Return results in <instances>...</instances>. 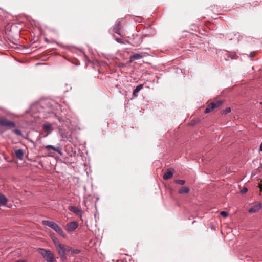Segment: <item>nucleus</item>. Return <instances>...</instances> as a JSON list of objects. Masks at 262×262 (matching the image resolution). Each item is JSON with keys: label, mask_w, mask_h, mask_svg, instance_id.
Returning <instances> with one entry per match:
<instances>
[{"label": "nucleus", "mask_w": 262, "mask_h": 262, "mask_svg": "<svg viewBox=\"0 0 262 262\" xmlns=\"http://www.w3.org/2000/svg\"><path fill=\"white\" fill-rule=\"evenodd\" d=\"M78 227V224L76 222H71L67 225V230L73 231Z\"/></svg>", "instance_id": "obj_5"}, {"label": "nucleus", "mask_w": 262, "mask_h": 262, "mask_svg": "<svg viewBox=\"0 0 262 262\" xmlns=\"http://www.w3.org/2000/svg\"><path fill=\"white\" fill-rule=\"evenodd\" d=\"M80 252V250L79 249H73L72 251V254H77Z\"/></svg>", "instance_id": "obj_23"}, {"label": "nucleus", "mask_w": 262, "mask_h": 262, "mask_svg": "<svg viewBox=\"0 0 262 262\" xmlns=\"http://www.w3.org/2000/svg\"><path fill=\"white\" fill-rule=\"evenodd\" d=\"M215 108V104L214 102H212L207 105V107L204 111L205 113H208L211 112Z\"/></svg>", "instance_id": "obj_10"}, {"label": "nucleus", "mask_w": 262, "mask_h": 262, "mask_svg": "<svg viewBox=\"0 0 262 262\" xmlns=\"http://www.w3.org/2000/svg\"><path fill=\"white\" fill-rule=\"evenodd\" d=\"M121 21L118 20L115 23L114 28H113V31L119 35H121V33L120 31V30L121 28Z\"/></svg>", "instance_id": "obj_7"}, {"label": "nucleus", "mask_w": 262, "mask_h": 262, "mask_svg": "<svg viewBox=\"0 0 262 262\" xmlns=\"http://www.w3.org/2000/svg\"><path fill=\"white\" fill-rule=\"evenodd\" d=\"M259 188L260 189V191H262V184H260L259 185Z\"/></svg>", "instance_id": "obj_29"}, {"label": "nucleus", "mask_w": 262, "mask_h": 262, "mask_svg": "<svg viewBox=\"0 0 262 262\" xmlns=\"http://www.w3.org/2000/svg\"><path fill=\"white\" fill-rule=\"evenodd\" d=\"M73 248L68 245H66V252H70L72 254Z\"/></svg>", "instance_id": "obj_21"}, {"label": "nucleus", "mask_w": 262, "mask_h": 262, "mask_svg": "<svg viewBox=\"0 0 262 262\" xmlns=\"http://www.w3.org/2000/svg\"><path fill=\"white\" fill-rule=\"evenodd\" d=\"M15 262H24V261H21V260H17V261H15Z\"/></svg>", "instance_id": "obj_31"}, {"label": "nucleus", "mask_w": 262, "mask_h": 262, "mask_svg": "<svg viewBox=\"0 0 262 262\" xmlns=\"http://www.w3.org/2000/svg\"><path fill=\"white\" fill-rule=\"evenodd\" d=\"M38 251L47 261L54 262V255L50 250H48L43 248H39Z\"/></svg>", "instance_id": "obj_3"}, {"label": "nucleus", "mask_w": 262, "mask_h": 262, "mask_svg": "<svg viewBox=\"0 0 262 262\" xmlns=\"http://www.w3.org/2000/svg\"><path fill=\"white\" fill-rule=\"evenodd\" d=\"M143 88V84H139L137 85L133 91V95L135 97H137L138 95V92Z\"/></svg>", "instance_id": "obj_12"}, {"label": "nucleus", "mask_w": 262, "mask_h": 262, "mask_svg": "<svg viewBox=\"0 0 262 262\" xmlns=\"http://www.w3.org/2000/svg\"><path fill=\"white\" fill-rule=\"evenodd\" d=\"M0 125L2 126L8 127L10 128H14L16 126V124L14 122L9 121L4 117L0 118Z\"/></svg>", "instance_id": "obj_4"}, {"label": "nucleus", "mask_w": 262, "mask_h": 262, "mask_svg": "<svg viewBox=\"0 0 262 262\" xmlns=\"http://www.w3.org/2000/svg\"><path fill=\"white\" fill-rule=\"evenodd\" d=\"M15 155L17 159L22 160L23 159L24 152L21 149H19L15 151Z\"/></svg>", "instance_id": "obj_11"}, {"label": "nucleus", "mask_w": 262, "mask_h": 262, "mask_svg": "<svg viewBox=\"0 0 262 262\" xmlns=\"http://www.w3.org/2000/svg\"><path fill=\"white\" fill-rule=\"evenodd\" d=\"M214 103L215 104V108H216V107H219L220 106H221L223 102L221 100H218L216 102H214Z\"/></svg>", "instance_id": "obj_22"}, {"label": "nucleus", "mask_w": 262, "mask_h": 262, "mask_svg": "<svg viewBox=\"0 0 262 262\" xmlns=\"http://www.w3.org/2000/svg\"><path fill=\"white\" fill-rule=\"evenodd\" d=\"M143 57L142 55L140 54H135L132 56L133 60H139Z\"/></svg>", "instance_id": "obj_17"}, {"label": "nucleus", "mask_w": 262, "mask_h": 262, "mask_svg": "<svg viewBox=\"0 0 262 262\" xmlns=\"http://www.w3.org/2000/svg\"><path fill=\"white\" fill-rule=\"evenodd\" d=\"M189 188L188 187H183L179 190L178 192L179 194H186L189 193Z\"/></svg>", "instance_id": "obj_15"}, {"label": "nucleus", "mask_w": 262, "mask_h": 262, "mask_svg": "<svg viewBox=\"0 0 262 262\" xmlns=\"http://www.w3.org/2000/svg\"><path fill=\"white\" fill-rule=\"evenodd\" d=\"M173 176V171L168 169L163 175V179L164 180H168L172 178Z\"/></svg>", "instance_id": "obj_13"}, {"label": "nucleus", "mask_w": 262, "mask_h": 262, "mask_svg": "<svg viewBox=\"0 0 262 262\" xmlns=\"http://www.w3.org/2000/svg\"><path fill=\"white\" fill-rule=\"evenodd\" d=\"M53 242L54 243V241H57L56 238H53Z\"/></svg>", "instance_id": "obj_30"}, {"label": "nucleus", "mask_w": 262, "mask_h": 262, "mask_svg": "<svg viewBox=\"0 0 262 262\" xmlns=\"http://www.w3.org/2000/svg\"><path fill=\"white\" fill-rule=\"evenodd\" d=\"M42 223L44 225L47 226L52 228L58 234L60 235L63 238L66 237V234L64 232L63 230L58 224H57L54 222L49 220H43L42 221Z\"/></svg>", "instance_id": "obj_1"}, {"label": "nucleus", "mask_w": 262, "mask_h": 262, "mask_svg": "<svg viewBox=\"0 0 262 262\" xmlns=\"http://www.w3.org/2000/svg\"><path fill=\"white\" fill-rule=\"evenodd\" d=\"M46 148H51L52 150L57 152L60 155L62 156L63 155V152L61 151V147L60 146L59 147H55L51 145H48L46 147Z\"/></svg>", "instance_id": "obj_9"}, {"label": "nucleus", "mask_w": 262, "mask_h": 262, "mask_svg": "<svg viewBox=\"0 0 262 262\" xmlns=\"http://www.w3.org/2000/svg\"><path fill=\"white\" fill-rule=\"evenodd\" d=\"M68 209L70 211H71L73 213H75L76 214H77L80 211V210L77 207L73 206H69L68 207Z\"/></svg>", "instance_id": "obj_16"}, {"label": "nucleus", "mask_w": 262, "mask_h": 262, "mask_svg": "<svg viewBox=\"0 0 262 262\" xmlns=\"http://www.w3.org/2000/svg\"><path fill=\"white\" fill-rule=\"evenodd\" d=\"M115 87H116L117 89H118L119 90V92H120V85H118V84H116V85H115Z\"/></svg>", "instance_id": "obj_26"}, {"label": "nucleus", "mask_w": 262, "mask_h": 262, "mask_svg": "<svg viewBox=\"0 0 262 262\" xmlns=\"http://www.w3.org/2000/svg\"><path fill=\"white\" fill-rule=\"evenodd\" d=\"M116 41H117L118 42H120V43L122 42V41H121V39H119V38H117V39H116Z\"/></svg>", "instance_id": "obj_27"}, {"label": "nucleus", "mask_w": 262, "mask_h": 262, "mask_svg": "<svg viewBox=\"0 0 262 262\" xmlns=\"http://www.w3.org/2000/svg\"><path fill=\"white\" fill-rule=\"evenodd\" d=\"M260 166H261V167H262V164H260Z\"/></svg>", "instance_id": "obj_32"}, {"label": "nucleus", "mask_w": 262, "mask_h": 262, "mask_svg": "<svg viewBox=\"0 0 262 262\" xmlns=\"http://www.w3.org/2000/svg\"><path fill=\"white\" fill-rule=\"evenodd\" d=\"M174 183L180 185H183L185 183V181L183 180H176L174 181Z\"/></svg>", "instance_id": "obj_18"}, {"label": "nucleus", "mask_w": 262, "mask_h": 262, "mask_svg": "<svg viewBox=\"0 0 262 262\" xmlns=\"http://www.w3.org/2000/svg\"><path fill=\"white\" fill-rule=\"evenodd\" d=\"M259 150L260 151H262V142L261 143L260 146H259Z\"/></svg>", "instance_id": "obj_28"}, {"label": "nucleus", "mask_w": 262, "mask_h": 262, "mask_svg": "<svg viewBox=\"0 0 262 262\" xmlns=\"http://www.w3.org/2000/svg\"><path fill=\"white\" fill-rule=\"evenodd\" d=\"M13 132L17 135L18 136H23V134L21 132V130H19V129H15L13 130Z\"/></svg>", "instance_id": "obj_20"}, {"label": "nucleus", "mask_w": 262, "mask_h": 262, "mask_svg": "<svg viewBox=\"0 0 262 262\" xmlns=\"http://www.w3.org/2000/svg\"><path fill=\"white\" fill-rule=\"evenodd\" d=\"M248 191V189L246 187H244L243 189L241 190V193L244 194L247 192Z\"/></svg>", "instance_id": "obj_24"}, {"label": "nucleus", "mask_w": 262, "mask_h": 262, "mask_svg": "<svg viewBox=\"0 0 262 262\" xmlns=\"http://www.w3.org/2000/svg\"><path fill=\"white\" fill-rule=\"evenodd\" d=\"M8 202L7 198L2 193H0V204L5 206Z\"/></svg>", "instance_id": "obj_14"}, {"label": "nucleus", "mask_w": 262, "mask_h": 262, "mask_svg": "<svg viewBox=\"0 0 262 262\" xmlns=\"http://www.w3.org/2000/svg\"><path fill=\"white\" fill-rule=\"evenodd\" d=\"M54 244L56 248L58 253L60 256L61 260L64 261L67 259V254L66 251V245L61 244L58 241H54Z\"/></svg>", "instance_id": "obj_2"}, {"label": "nucleus", "mask_w": 262, "mask_h": 262, "mask_svg": "<svg viewBox=\"0 0 262 262\" xmlns=\"http://www.w3.org/2000/svg\"><path fill=\"white\" fill-rule=\"evenodd\" d=\"M42 128L45 132H47V134L44 136V137H46L48 135L51 134L53 130L52 128V125L50 123L43 124L42 125Z\"/></svg>", "instance_id": "obj_6"}, {"label": "nucleus", "mask_w": 262, "mask_h": 262, "mask_svg": "<svg viewBox=\"0 0 262 262\" xmlns=\"http://www.w3.org/2000/svg\"><path fill=\"white\" fill-rule=\"evenodd\" d=\"M231 112V108L230 107H227L225 110H223V115H225Z\"/></svg>", "instance_id": "obj_19"}, {"label": "nucleus", "mask_w": 262, "mask_h": 262, "mask_svg": "<svg viewBox=\"0 0 262 262\" xmlns=\"http://www.w3.org/2000/svg\"><path fill=\"white\" fill-rule=\"evenodd\" d=\"M220 214L224 217H226L228 215V213L226 211H223L221 212Z\"/></svg>", "instance_id": "obj_25"}, {"label": "nucleus", "mask_w": 262, "mask_h": 262, "mask_svg": "<svg viewBox=\"0 0 262 262\" xmlns=\"http://www.w3.org/2000/svg\"><path fill=\"white\" fill-rule=\"evenodd\" d=\"M261 208V204L260 203L254 205L252 207L250 208L248 210L249 213H256Z\"/></svg>", "instance_id": "obj_8"}]
</instances>
